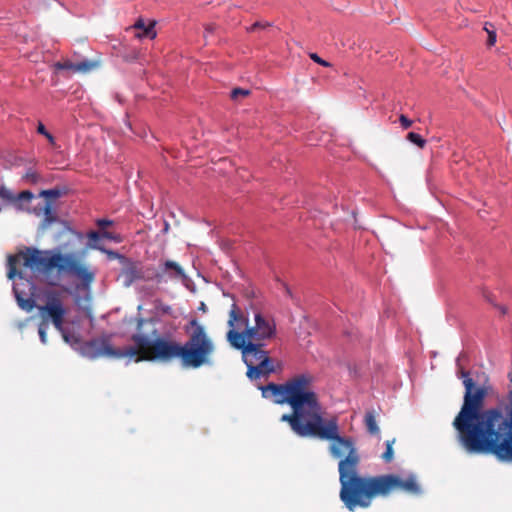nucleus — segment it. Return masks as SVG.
I'll use <instances>...</instances> for the list:
<instances>
[{
    "instance_id": "ddd939ff",
    "label": "nucleus",
    "mask_w": 512,
    "mask_h": 512,
    "mask_svg": "<svg viewBox=\"0 0 512 512\" xmlns=\"http://www.w3.org/2000/svg\"><path fill=\"white\" fill-rule=\"evenodd\" d=\"M21 179L28 185H37L44 182L43 176L33 168H28Z\"/></svg>"
},
{
    "instance_id": "f3484780",
    "label": "nucleus",
    "mask_w": 512,
    "mask_h": 512,
    "mask_svg": "<svg viewBox=\"0 0 512 512\" xmlns=\"http://www.w3.org/2000/svg\"><path fill=\"white\" fill-rule=\"evenodd\" d=\"M407 139L417 145L419 148H424L426 145V140L422 138V136L415 132H409L407 135Z\"/></svg>"
},
{
    "instance_id": "f8f14e48",
    "label": "nucleus",
    "mask_w": 512,
    "mask_h": 512,
    "mask_svg": "<svg viewBox=\"0 0 512 512\" xmlns=\"http://www.w3.org/2000/svg\"><path fill=\"white\" fill-rule=\"evenodd\" d=\"M364 425L367 430V432L370 435H378L380 432V429L378 427L376 416L374 411H367L364 416Z\"/></svg>"
},
{
    "instance_id": "7c9ffc66",
    "label": "nucleus",
    "mask_w": 512,
    "mask_h": 512,
    "mask_svg": "<svg viewBox=\"0 0 512 512\" xmlns=\"http://www.w3.org/2000/svg\"><path fill=\"white\" fill-rule=\"evenodd\" d=\"M63 338H64V340H65V341H68V337H67V335H66V334H64V333H63Z\"/></svg>"
},
{
    "instance_id": "9b49d317",
    "label": "nucleus",
    "mask_w": 512,
    "mask_h": 512,
    "mask_svg": "<svg viewBox=\"0 0 512 512\" xmlns=\"http://www.w3.org/2000/svg\"><path fill=\"white\" fill-rule=\"evenodd\" d=\"M154 27H155L154 22L150 23L149 25H145V22L143 19H138L135 22V24L132 26L133 29L141 30V32H138L136 34L137 38H139V39L149 38L151 40L154 39L157 35Z\"/></svg>"
},
{
    "instance_id": "7ed1b4c3",
    "label": "nucleus",
    "mask_w": 512,
    "mask_h": 512,
    "mask_svg": "<svg viewBox=\"0 0 512 512\" xmlns=\"http://www.w3.org/2000/svg\"><path fill=\"white\" fill-rule=\"evenodd\" d=\"M147 321L141 317L137 318L138 332L131 336L133 346L124 349L113 348L110 336L103 335L84 342L81 346V354L92 360L103 356L117 359L129 358L136 362L155 360L171 362L178 359L183 368L191 369L211 364L215 344L205 327L196 319H192L186 326L187 340L183 344L160 336L151 339L141 332Z\"/></svg>"
},
{
    "instance_id": "5701e85b",
    "label": "nucleus",
    "mask_w": 512,
    "mask_h": 512,
    "mask_svg": "<svg viewBox=\"0 0 512 512\" xmlns=\"http://www.w3.org/2000/svg\"><path fill=\"white\" fill-rule=\"evenodd\" d=\"M270 26V23L268 22H260V21H257L255 23H253L250 27L247 28V31L248 32H254L258 29H265L267 27Z\"/></svg>"
},
{
    "instance_id": "2eb2a0df",
    "label": "nucleus",
    "mask_w": 512,
    "mask_h": 512,
    "mask_svg": "<svg viewBox=\"0 0 512 512\" xmlns=\"http://www.w3.org/2000/svg\"><path fill=\"white\" fill-rule=\"evenodd\" d=\"M395 443V439H392V440H387L385 442V445H386V450L385 452L382 454V459L386 462V463H389L393 460V455H394V452H393V444Z\"/></svg>"
},
{
    "instance_id": "aec40b11",
    "label": "nucleus",
    "mask_w": 512,
    "mask_h": 512,
    "mask_svg": "<svg viewBox=\"0 0 512 512\" xmlns=\"http://www.w3.org/2000/svg\"><path fill=\"white\" fill-rule=\"evenodd\" d=\"M37 132L39 134H42L43 136H45L47 138V140L51 143V144H54L55 142V139H54V136L48 132L45 128V126L42 124V123H39L38 124V127H37Z\"/></svg>"
},
{
    "instance_id": "4be33fe9",
    "label": "nucleus",
    "mask_w": 512,
    "mask_h": 512,
    "mask_svg": "<svg viewBox=\"0 0 512 512\" xmlns=\"http://www.w3.org/2000/svg\"><path fill=\"white\" fill-rule=\"evenodd\" d=\"M48 325H45V323H40L38 327V334L40 337V340L43 344L47 343V330Z\"/></svg>"
},
{
    "instance_id": "bb28decb",
    "label": "nucleus",
    "mask_w": 512,
    "mask_h": 512,
    "mask_svg": "<svg viewBox=\"0 0 512 512\" xmlns=\"http://www.w3.org/2000/svg\"><path fill=\"white\" fill-rule=\"evenodd\" d=\"M95 224H114V222L107 218H100L95 221Z\"/></svg>"
},
{
    "instance_id": "a211bd4d",
    "label": "nucleus",
    "mask_w": 512,
    "mask_h": 512,
    "mask_svg": "<svg viewBox=\"0 0 512 512\" xmlns=\"http://www.w3.org/2000/svg\"><path fill=\"white\" fill-rule=\"evenodd\" d=\"M55 68L57 70H71L74 73H76V63H73L69 60L63 61V62H57L55 64Z\"/></svg>"
},
{
    "instance_id": "cd10ccee",
    "label": "nucleus",
    "mask_w": 512,
    "mask_h": 512,
    "mask_svg": "<svg viewBox=\"0 0 512 512\" xmlns=\"http://www.w3.org/2000/svg\"><path fill=\"white\" fill-rule=\"evenodd\" d=\"M26 285L29 287V290L34 289V285L28 280H26Z\"/></svg>"
},
{
    "instance_id": "39448f33",
    "label": "nucleus",
    "mask_w": 512,
    "mask_h": 512,
    "mask_svg": "<svg viewBox=\"0 0 512 512\" xmlns=\"http://www.w3.org/2000/svg\"><path fill=\"white\" fill-rule=\"evenodd\" d=\"M20 260L23 261L25 267L33 271L49 273L56 269L59 274H68L76 277L85 286H89L95 279L94 272L76 254H63L50 250L42 251L36 248H26L25 251L8 257L7 276L9 279H13L16 275L22 279V273L17 270V263Z\"/></svg>"
},
{
    "instance_id": "412c9836",
    "label": "nucleus",
    "mask_w": 512,
    "mask_h": 512,
    "mask_svg": "<svg viewBox=\"0 0 512 512\" xmlns=\"http://www.w3.org/2000/svg\"><path fill=\"white\" fill-rule=\"evenodd\" d=\"M250 91L247 90V89H242V88H234L232 91H231V98L233 100H237L240 96L241 97H245L247 95H249Z\"/></svg>"
},
{
    "instance_id": "6ab92c4d",
    "label": "nucleus",
    "mask_w": 512,
    "mask_h": 512,
    "mask_svg": "<svg viewBox=\"0 0 512 512\" xmlns=\"http://www.w3.org/2000/svg\"><path fill=\"white\" fill-rule=\"evenodd\" d=\"M489 26L492 29L488 28V23H486V25L484 27V30L488 34L487 45L489 47H491V46H493L496 43V31L494 30V28H493V26L491 24H489Z\"/></svg>"
},
{
    "instance_id": "20e7f679",
    "label": "nucleus",
    "mask_w": 512,
    "mask_h": 512,
    "mask_svg": "<svg viewBox=\"0 0 512 512\" xmlns=\"http://www.w3.org/2000/svg\"><path fill=\"white\" fill-rule=\"evenodd\" d=\"M277 336L276 322L273 317L255 312L253 323L242 331L228 330L229 344L241 351L242 360L247 366L246 376L250 380L268 378L282 369L280 361L273 360L265 346Z\"/></svg>"
},
{
    "instance_id": "6e6552de",
    "label": "nucleus",
    "mask_w": 512,
    "mask_h": 512,
    "mask_svg": "<svg viewBox=\"0 0 512 512\" xmlns=\"http://www.w3.org/2000/svg\"><path fill=\"white\" fill-rule=\"evenodd\" d=\"M13 292L17 304L22 310L30 312L37 307L41 317V323L48 325V322L51 321L58 331L63 332L64 318L67 314V310L62 303L60 292L56 290L46 291L45 296L47 301L45 305L41 306H37L31 296L24 297V293L19 289V284L13 287Z\"/></svg>"
},
{
    "instance_id": "dca6fc26",
    "label": "nucleus",
    "mask_w": 512,
    "mask_h": 512,
    "mask_svg": "<svg viewBox=\"0 0 512 512\" xmlns=\"http://www.w3.org/2000/svg\"><path fill=\"white\" fill-rule=\"evenodd\" d=\"M164 266L166 270H173L177 276L181 278L185 277L184 271L178 263L171 260H167L164 263Z\"/></svg>"
},
{
    "instance_id": "0eeeda50",
    "label": "nucleus",
    "mask_w": 512,
    "mask_h": 512,
    "mask_svg": "<svg viewBox=\"0 0 512 512\" xmlns=\"http://www.w3.org/2000/svg\"><path fill=\"white\" fill-rule=\"evenodd\" d=\"M396 491L419 495L421 487L414 474L406 478L397 474L361 477L354 472V507H368L375 497H388Z\"/></svg>"
},
{
    "instance_id": "2f4dec72",
    "label": "nucleus",
    "mask_w": 512,
    "mask_h": 512,
    "mask_svg": "<svg viewBox=\"0 0 512 512\" xmlns=\"http://www.w3.org/2000/svg\"><path fill=\"white\" fill-rule=\"evenodd\" d=\"M169 226L165 225L164 232L166 233L168 231Z\"/></svg>"
},
{
    "instance_id": "473e14b6",
    "label": "nucleus",
    "mask_w": 512,
    "mask_h": 512,
    "mask_svg": "<svg viewBox=\"0 0 512 512\" xmlns=\"http://www.w3.org/2000/svg\"><path fill=\"white\" fill-rule=\"evenodd\" d=\"M157 334V330H154L152 335L155 336Z\"/></svg>"
},
{
    "instance_id": "9d476101",
    "label": "nucleus",
    "mask_w": 512,
    "mask_h": 512,
    "mask_svg": "<svg viewBox=\"0 0 512 512\" xmlns=\"http://www.w3.org/2000/svg\"><path fill=\"white\" fill-rule=\"evenodd\" d=\"M250 325L251 323L249 322L248 317L242 312L236 303H233L229 311V330L242 331Z\"/></svg>"
},
{
    "instance_id": "4468645a",
    "label": "nucleus",
    "mask_w": 512,
    "mask_h": 512,
    "mask_svg": "<svg viewBox=\"0 0 512 512\" xmlns=\"http://www.w3.org/2000/svg\"><path fill=\"white\" fill-rule=\"evenodd\" d=\"M97 65H98L97 62L90 61V60H83V61L77 62L76 63V73L77 72H81V73L90 72L93 69H95L97 67Z\"/></svg>"
},
{
    "instance_id": "c756f323",
    "label": "nucleus",
    "mask_w": 512,
    "mask_h": 512,
    "mask_svg": "<svg viewBox=\"0 0 512 512\" xmlns=\"http://www.w3.org/2000/svg\"><path fill=\"white\" fill-rule=\"evenodd\" d=\"M500 309H501L502 314L506 313V309L504 307H501Z\"/></svg>"
},
{
    "instance_id": "423d86ee",
    "label": "nucleus",
    "mask_w": 512,
    "mask_h": 512,
    "mask_svg": "<svg viewBox=\"0 0 512 512\" xmlns=\"http://www.w3.org/2000/svg\"><path fill=\"white\" fill-rule=\"evenodd\" d=\"M67 192L66 187H54L41 190L37 195L29 190L14 193L4 184H0V199L5 205L11 206L16 211L43 218L44 224H68L59 217V199Z\"/></svg>"
},
{
    "instance_id": "1a4fd4ad",
    "label": "nucleus",
    "mask_w": 512,
    "mask_h": 512,
    "mask_svg": "<svg viewBox=\"0 0 512 512\" xmlns=\"http://www.w3.org/2000/svg\"><path fill=\"white\" fill-rule=\"evenodd\" d=\"M88 237V246L93 249H97L100 251H105V248L103 247V241L104 240H110L114 241L116 243H119L122 241V238L119 234L108 232L104 229L100 231H91L87 234Z\"/></svg>"
},
{
    "instance_id": "b1692460",
    "label": "nucleus",
    "mask_w": 512,
    "mask_h": 512,
    "mask_svg": "<svg viewBox=\"0 0 512 512\" xmlns=\"http://www.w3.org/2000/svg\"><path fill=\"white\" fill-rule=\"evenodd\" d=\"M310 58H311L314 62H316V63H318V64H320V65H322V66H324V67H328V66H330V64H329L326 60H323V59H322L321 57H319L316 53H311V54H310Z\"/></svg>"
},
{
    "instance_id": "393cba45",
    "label": "nucleus",
    "mask_w": 512,
    "mask_h": 512,
    "mask_svg": "<svg viewBox=\"0 0 512 512\" xmlns=\"http://www.w3.org/2000/svg\"><path fill=\"white\" fill-rule=\"evenodd\" d=\"M399 121H400V123H401V125H402V127H403L404 129H408V128H410V127L412 126V123H413L409 118H407V117H406L405 115H403V114H402V115H400V117H399Z\"/></svg>"
},
{
    "instance_id": "a878e982",
    "label": "nucleus",
    "mask_w": 512,
    "mask_h": 512,
    "mask_svg": "<svg viewBox=\"0 0 512 512\" xmlns=\"http://www.w3.org/2000/svg\"><path fill=\"white\" fill-rule=\"evenodd\" d=\"M103 252L106 253L111 259L120 257V255L117 252L112 251V250L105 249V251H103Z\"/></svg>"
},
{
    "instance_id": "f03ea898",
    "label": "nucleus",
    "mask_w": 512,
    "mask_h": 512,
    "mask_svg": "<svg viewBox=\"0 0 512 512\" xmlns=\"http://www.w3.org/2000/svg\"><path fill=\"white\" fill-rule=\"evenodd\" d=\"M462 358L464 354L456 359V365L465 393L453 421L458 442L469 454L493 455L500 461L512 462V390L505 402L484 408L491 387L487 383L476 386L469 371L461 365Z\"/></svg>"
},
{
    "instance_id": "f257e3e1",
    "label": "nucleus",
    "mask_w": 512,
    "mask_h": 512,
    "mask_svg": "<svg viewBox=\"0 0 512 512\" xmlns=\"http://www.w3.org/2000/svg\"><path fill=\"white\" fill-rule=\"evenodd\" d=\"M259 389L264 398H273L276 404L290 406L291 412L283 414L280 421L287 423L294 434L330 441L331 455L344 457L338 465L340 498L352 510V440L340 436L338 419L322 407L312 388V377L299 374L282 384L269 383Z\"/></svg>"
},
{
    "instance_id": "c85d7f7f",
    "label": "nucleus",
    "mask_w": 512,
    "mask_h": 512,
    "mask_svg": "<svg viewBox=\"0 0 512 512\" xmlns=\"http://www.w3.org/2000/svg\"><path fill=\"white\" fill-rule=\"evenodd\" d=\"M357 462H358V458L354 455V460H353L354 466L357 464Z\"/></svg>"
}]
</instances>
